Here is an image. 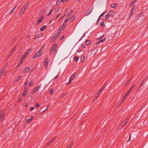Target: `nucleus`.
I'll return each instance as SVG.
<instances>
[{"instance_id":"nucleus-1","label":"nucleus","mask_w":148,"mask_h":148,"mask_svg":"<svg viewBox=\"0 0 148 148\" xmlns=\"http://www.w3.org/2000/svg\"><path fill=\"white\" fill-rule=\"evenodd\" d=\"M42 50L43 48H40L39 50L36 53L35 55L34 56H33L32 58L34 59L41 56L42 53Z\"/></svg>"},{"instance_id":"nucleus-2","label":"nucleus","mask_w":148,"mask_h":148,"mask_svg":"<svg viewBox=\"0 0 148 148\" xmlns=\"http://www.w3.org/2000/svg\"><path fill=\"white\" fill-rule=\"evenodd\" d=\"M57 46V43H55L53 45L50 51L51 53H55L56 51Z\"/></svg>"},{"instance_id":"nucleus-3","label":"nucleus","mask_w":148,"mask_h":148,"mask_svg":"<svg viewBox=\"0 0 148 148\" xmlns=\"http://www.w3.org/2000/svg\"><path fill=\"white\" fill-rule=\"evenodd\" d=\"M5 114V112L4 111H1L0 112V124L2 123V118L4 117V115Z\"/></svg>"},{"instance_id":"nucleus-4","label":"nucleus","mask_w":148,"mask_h":148,"mask_svg":"<svg viewBox=\"0 0 148 148\" xmlns=\"http://www.w3.org/2000/svg\"><path fill=\"white\" fill-rule=\"evenodd\" d=\"M75 75V73H74L72 75L71 77L70 78L69 82L68 83L66 84V85H69L71 83V81L74 79Z\"/></svg>"},{"instance_id":"nucleus-5","label":"nucleus","mask_w":148,"mask_h":148,"mask_svg":"<svg viewBox=\"0 0 148 148\" xmlns=\"http://www.w3.org/2000/svg\"><path fill=\"white\" fill-rule=\"evenodd\" d=\"M8 66V64H6L3 67V69H1V72H2V73H4V75H5L6 72L5 71V70L6 69V68L7 67V66Z\"/></svg>"},{"instance_id":"nucleus-6","label":"nucleus","mask_w":148,"mask_h":148,"mask_svg":"<svg viewBox=\"0 0 148 148\" xmlns=\"http://www.w3.org/2000/svg\"><path fill=\"white\" fill-rule=\"evenodd\" d=\"M41 87V86H38L35 87L33 90V92L34 93H35L36 92L38 91L40 89V87Z\"/></svg>"},{"instance_id":"nucleus-7","label":"nucleus","mask_w":148,"mask_h":148,"mask_svg":"<svg viewBox=\"0 0 148 148\" xmlns=\"http://www.w3.org/2000/svg\"><path fill=\"white\" fill-rule=\"evenodd\" d=\"M26 6H24L22 8V10L19 12V14L20 15H22L23 14V12L25 11L26 9Z\"/></svg>"},{"instance_id":"nucleus-8","label":"nucleus","mask_w":148,"mask_h":148,"mask_svg":"<svg viewBox=\"0 0 148 148\" xmlns=\"http://www.w3.org/2000/svg\"><path fill=\"white\" fill-rule=\"evenodd\" d=\"M128 119H125L121 123V125L122 126H123L128 122Z\"/></svg>"},{"instance_id":"nucleus-9","label":"nucleus","mask_w":148,"mask_h":148,"mask_svg":"<svg viewBox=\"0 0 148 148\" xmlns=\"http://www.w3.org/2000/svg\"><path fill=\"white\" fill-rule=\"evenodd\" d=\"M30 69L29 67H27L22 71V73H26Z\"/></svg>"},{"instance_id":"nucleus-10","label":"nucleus","mask_w":148,"mask_h":148,"mask_svg":"<svg viewBox=\"0 0 148 148\" xmlns=\"http://www.w3.org/2000/svg\"><path fill=\"white\" fill-rule=\"evenodd\" d=\"M136 0H134V1H132V2L130 4V6L132 7V8H134V9L135 6L134 4L136 3Z\"/></svg>"},{"instance_id":"nucleus-11","label":"nucleus","mask_w":148,"mask_h":148,"mask_svg":"<svg viewBox=\"0 0 148 148\" xmlns=\"http://www.w3.org/2000/svg\"><path fill=\"white\" fill-rule=\"evenodd\" d=\"M129 93L128 92H127L126 93L125 95L123 97V100H122V101H121V104L123 102V101H124V100L127 97Z\"/></svg>"},{"instance_id":"nucleus-12","label":"nucleus","mask_w":148,"mask_h":148,"mask_svg":"<svg viewBox=\"0 0 148 148\" xmlns=\"http://www.w3.org/2000/svg\"><path fill=\"white\" fill-rule=\"evenodd\" d=\"M33 116H32L29 119H27L26 121V122L27 123H29L30 122H31L32 120L33 119Z\"/></svg>"},{"instance_id":"nucleus-13","label":"nucleus","mask_w":148,"mask_h":148,"mask_svg":"<svg viewBox=\"0 0 148 148\" xmlns=\"http://www.w3.org/2000/svg\"><path fill=\"white\" fill-rule=\"evenodd\" d=\"M118 5L116 3H112L110 5V6L113 8H115Z\"/></svg>"},{"instance_id":"nucleus-14","label":"nucleus","mask_w":148,"mask_h":148,"mask_svg":"<svg viewBox=\"0 0 148 148\" xmlns=\"http://www.w3.org/2000/svg\"><path fill=\"white\" fill-rule=\"evenodd\" d=\"M134 8H132L131 10V12L129 14V16L130 17L132 15L134 10Z\"/></svg>"},{"instance_id":"nucleus-15","label":"nucleus","mask_w":148,"mask_h":148,"mask_svg":"<svg viewBox=\"0 0 148 148\" xmlns=\"http://www.w3.org/2000/svg\"><path fill=\"white\" fill-rule=\"evenodd\" d=\"M101 93L99 91L97 92L96 95V97L95 98V101L97 99V98L99 96Z\"/></svg>"},{"instance_id":"nucleus-16","label":"nucleus","mask_w":148,"mask_h":148,"mask_svg":"<svg viewBox=\"0 0 148 148\" xmlns=\"http://www.w3.org/2000/svg\"><path fill=\"white\" fill-rule=\"evenodd\" d=\"M18 5V4H17V5L15 6L14 8L9 13L10 14H11L12 13V12H13L14 10L16 9V8L17 7V6Z\"/></svg>"},{"instance_id":"nucleus-17","label":"nucleus","mask_w":148,"mask_h":148,"mask_svg":"<svg viewBox=\"0 0 148 148\" xmlns=\"http://www.w3.org/2000/svg\"><path fill=\"white\" fill-rule=\"evenodd\" d=\"M106 38H105L102 40L99 41L98 42H97L96 44L97 45H98L101 42H104L106 40Z\"/></svg>"},{"instance_id":"nucleus-18","label":"nucleus","mask_w":148,"mask_h":148,"mask_svg":"<svg viewBox=\"0 0 148 148\" xmlns=\"http://www.w3.org/2000/svg\"><path fill=\"white\" fill-rule=\"evenodd\" d=\"M91 10H90L88 11V12H86L85 14V16H86L89 15L92 12Z\"/></svg>"},{"instance_id":"nucleus-19","label":"nucleus","mask_w":148,"mask_h":148,"mask_svg":"<svg viewBox=\"0 0 148 148\" xmlns=\"http://www.w3.org/2000/svg\"><path fill=\"white\" fill-rule=\"evenodd\" d=\"M91 43V41L90 40H87L86 41V43L87 45H89Z\"/></svg>"},{"instance_id":"nucleus-20","label":"nucleus","mask_w":148,"mask_h":148,"mask_svg":"<svg viewBox=\"0 0 148 148\" xmlns=\"http://www.w3.org/2000/svg\"><path fill=\"white\" fill-rule=\"evenodd\" d=\"M73 13V11L72 10H71L70 12L66 16L70 18V17L71 16Z\"/></svg>"},{"instance_id":"nucleus-21","label":"nucleus","mask_w":148,"mask_h":148,"mask_svg":"<svg viewBox=\"0 0 148 148\" xmlns=\"http://www.w3.org/2000/svg\"><path fill=\"white\" fill-rule=\"evenodd\" d=\"M132 77H131V78L125 84V86H127L130 83V82L132 80Z\"/></svg>"},{"instance_id":"nucleus-22","label":"nucleus","mask_w":148,"mask_h":148,"mask_svg":"<svg viewBox=\"0 0 148 148\" xmlns=\"http://www.w3.org/2000/svg\"><path fill=\"white\" fill-rule=\"evenodd\" d=\"M63 29L62 28L61 29H60V28L59 30L56 33V34H58V35L60 34L61 33V31Z\"/></svg>"},{"instance_id":"nucleus-23","label":"nucleus","mask_w":148,"mask_h":148,"mask_svg":"<svg viewBox=\"0 0 148 148\" xmlns=\"http://www.w3.org/2000/svg\"><path fill=\"white\" fill-rule=\"evenodd\" d=\"M43 17H42L41 18H39L38 20V21L37 22V24H39L41 21L42 19V18H43Z\"/></svg>"},{"instance_id":"nucleus-24","label":"nucleus","mask_w":148,"mask_h":148,"mask_svg":"<svg viewBox=\"0 0 148 148\" xmlns=\"http://www.w3.org/2000/svg\"><path fill=\"white\" fill-rule=\"evenodd\" d=\"M67 23V22H66L64 21V22L62 25V29L64 28L65 27Z\"/></svg>"},{"instance_id":"nucleus-25","label":"nucleus","mask_w":148,"mask_h":148,"mask_svg":"<svg viewBox=\"0 0 148 148\" xmlns=\"http://www.w3.org/2000/svg\"><path fill=\"white\" fill-rule=\"evenodd\" d=\"M86 33L85 32L84 34L80 38L79 41H80L85 36V35L86 34Z\"/></svg>"},{"instance_id":"nucleus-26","label":"nucleus","mask_w":148,"mask_h":148,"mask_svg":"<svg viewBox=\"0 0 148 148\" xmlns=\"http://www.w3.org/2000/svg\"><path fill=\"white\" fill-rule=\"evenodd\" d=\"M49 61V60L48 59V58H47L45 59L44 62L45 63H47Z\"/></svg>"},{"instance_id":"nucleus-27","label":"nucleus","mask_w":148,"mask_h":148,"mask_svg":"<svg viewBox=\"0 0 148 148\" xmlns=\"http://www.w3.org/2000/svg\"><path fill=\"white\" fill-rule=\"evenodd\" d=\"M134 86H132L129 90H128V92L129 93H130V92L133 89V88H134Z\"/></svg>"},{"instance_id":"nucleus-28","label":"nucleus","mask_w":148,"mask_h":148,"mask_svg":"<svg viewBox=\"0 0 148 148\" xmlns=\"http://www.w3.org/2000/svg\"><path fill=\"white\" fill-rule=\"evenodd\" d=\"M45 28V26H43L42 27H41L40 28V30L41 31H43Z\"/></svg>"},{"instance_id":"nucleus-29","label":"nucleus","mask_w":148,"mask_h":148,"mask_svg":"<svg viewBox=\"0 0 148 148\" xmlns=\"http://www.w3.org/2000/svg\"><path fill=\"white\" fill-rule=\"evenodd\" d=\"M23 62V61H20L18 62V64L17 65L16 67H18V66H19Z\"/></svg>"},{"instance_id":"nucleus-30","label":"nucleus","mask_w":148,"mask_h":148,"mask_svg":"<svg viewBox=\"0 0 148 148\" xmlns=\"http://www.w3.org/2000/svg\"><path fill=\"white\" fill-rule=\"evenodd\" d=\"M104 22L103 21L101 22L100 23V25L102 27H103L104 26Z\"/></svg>"},{"instance_id":"nucleus-31","label":"nucleus","mask_w":148,"mask_h":148,"mask_svg":"<svg viewBox=\"0 0 148 148\" xmlns=\"http://www.w3.org/2000/svg\"><path fill=\"white\" fill-rule=\"evenodd\" d=\"M69 18H69V17H68V16H66L65 19L64 21L67 22V21L69 19Z\"/></svg>"},{"instance_id":"nucleus-32","label":"nucleus","mask_w":148,"mask_h":148,"mask_svg":"<svg viewBox=\"0 0 148 148\" xmlns=\"http://www.w3.org/2000/svg\"><path fill=\"white\" fill-rule=\"evenodd\" d=\"M53 11L52 9H51L49 11L48 14H47L48 16L49 15L52 13V12Z\"/></svg>"},{"instance_id":"nucleus-33","label":"nucleus","mask_w":148,"mask_h":148,"mask_svg":"<svg viewBox=\"0 0 148 148\" xmlns=\"http://www.w3.org/2000/svg\"><path fill=\"white\" fill-rule=\"evenodd\" d=\"M25 57H23V56H22L21 57V59L19 60L20 61H23V62H24V58H25Z\"/></svg>"},{"instance_id":"nucleus-34","label":"nucleus","mask_w":148,"mask_h":148,"mask_svg":"<svg viewBox=\"0 0 148 148\" xmlns=\"http://www.w3.org/2000/svg\"><path fill=\"white\" fill-rule=\"evenodd\" d=\"M56 137H54L51 141L50 143L49 144V145H50L51 143H52L56 139Z\"/></svg>"},{"instance_id":"nucleus-35","label":"nucleus","mask_w":148,"mask_h":148,"mask_svg":"<svg viewBox=\"0 0 148 148\" xmlns=\"http://www.w3.org/2000/svg\"><path fill=\"white\" fill-rule=\"evenodd\" d=\"M21 78V76H18L16 79V81H18Z\"/></svg>"},{"instance_id":"nucleus-36","label":"nucleus","mask_w":148,"mask_h":148,"mask_svg":"<svg viewBox=\"0 0 148 148\" xmlns=\"http://www.w3.org/2000/svg\"><path fill=\"white\" fill-rule=\"evenodd\" d=\"M61 2H62L60 0H58L57 2V4L58 5H59Z\"/></svg>"},{"instance_id":"nucleus-37","label":"nucleus","mask_w":148,"mask_h":148,"mask_svg":"<svg viewBox=\"0 0 148 148\" xmlns=\"http://www.w3.org/2000/svg\"><path fill=\"white\" fill-rule=\"evenodd\" d=\"M27 92L26 91H24L23 94V97H25L26 95Z\"/></svg>"},{"instance_id":"nucleus-38","label":"nucleus","mask_w":148,"mask_h":148,"mask_svg":"<svg viewBox=\"0 0 148 148\" xmlns=\"http://www.w3.org/2000/svg\"><path fill=\"white\" fill-rule=\"evenodd\" d=\"M59 77V75H57L56 76H55L54 78H53L52 80H53L55 79H57Z\"/></svg>"},{"instance_id":"nucleus-39","label":"nucleus","mask_w":148,"mask_h":148,"mask_svg":"<svg viewBox=\"0 0 148 148\" xmlns=\"http://www.w3.org/2000/svg\"><path fill=\"white\" fill-rule=\"evenodd\" d=\"M59 35H58V34H56V33L55 34V35L54 36V37L55 38H56Z\"/></svg>"},{"instance_id":"nucleus-40","label":"nucleus","mask_w":148,"mask_h":148,"mask_svg":"<svg viewBox=\"0 0 148 148\" xmlns=\"http://www.w3.org/2000/svg\"><path fill=\"white\" fill-rule=\"evenodd\" d=\"M32 81H30L29 84V86H32Z\"/></svg>"},{"instance_id":"nucleus-41","label":"nucleus","mask_w":148,"mask_h":148,"mask_svg":"<svg viewBox=\"0 0 148 148\" xmlns=\"http://www.w3.org/2000/svg\"><path fill=\"white\" fill-rule=\"evenodd\" d=\"M79 59V57L77 56L75 57L74 58L75 60L76 61H77Z\"/></svg>"},{"instance_id":"nucleus-42","label":"nucleus","mask_w":148,"mask_h":148,"mask_svg":"<svg viewBox=\"0 0 148 148\" xmlns=\"http://www.w3.org/2000/svg\"><path fill=\"white\" fill-rule=\"evenodd\" d=\"M28 54V53L26 52L25 53V54L23 56V57L25 58L27 55Z\"/></svg>"},{"instance_id":"nucleus-43","label":"nucleus","mask_w":148,"mask_h":148,"mask_svg":"<svg viewBox=\"0 0 148 148\" xmlns=\"http://www.w3.org/2000/svg\"><path fill=\"white\" fill-rule=\"evenodd\" d=\"M51 91L50 92V95H51L53 93V89H51Z\"/></svg>"},{"instance_id":"nucleus-44","label":"nucleus","mask_w":148,"mask_h":148,"mask_svg":"<svg viewBox=\"0 0 148 148\" xmlns=\"http://www.w3.org/2000/svg\"><path fill=\"white\" fill-rule=\"evenodd\" d=\"M75 18V17L74 16H72L71 17V18L70 19V20L71 21H72Z\"/></svg>"},{"instance_id":"nucleus-45","label":"nucleus","mask_w":148,"mask_h":148,"mask_svg":"<svg viewBox=\"0 0 148 148\" xmlns=\"http://www.w3.org/2000/svg\"><path fill=\"white\" fill-rule=\"evenodd\" d=\"M110 17V15L109 14H106V18H108Z\"/></svg>"},{"instance_id":"nucleus-46","label":"nucleus","mask_w":148,"mask_h":148,"mask_svg":"<svg viewBox=\"0 0 148 148\" xmlns=\"http://www.w3.org/2000/svg\"><path fill=\"white\" fill-rule=\"evenodd\" d=\"M81 47L82 48H85V46L84 45H83L81 46Z\"/></svg>"},{"instance_id":"nucleus-47","label":"nucleus","mask_w":148,"mask_h":148,"mask_svg":"<svg viewBox=\"0 0 148 148\" xmlns=\"http://www.w3.org/2000/svg\"><path fill=\"white\" fill-rule=\"evenodd\" d=\"M12 54V53L11 52L9 53L8 54V57H9L10 56H11Z\"/></svg>"},{"instance_id":"nucleus-48","label":"nucleus","mask_w":148,"mask_h":148,"mask_svg":"<svg viewBox=\"0 0 148 148\" xmlns=\"http://www.w3.org/2000/svg\"><path fill=\"white\" fill-rule=\"evenodd\" d=\"M60 14H57L56 17V18H55V19H56L57 18H58V16H59L60 15Z\"/></svg>"},{"instance_id":"nucleus-49","label":"nucleus","mask_w":148,"mask_h":148,"mask_svg":"<svg viewBox=\"0 0 148 148\" xmlns=\"http://www.w3.org/2000/svg\"><path fill=\"white\" fill-rule=\"evenodd\" d=\"M72 145V144L71 143L69 145V146L67 148H71Z\"/></svg>"},{"instance_id":"nucleus-50","label":"nucleus","mask_w":148,"mask_h":148,"mask_svg":"<svg viewBox=\"0 0 148 148\" xmlns=\"http://www.w3.org/2000/svg\"><path fill=\"white\" fill-rule=\"evenodd\" d=\"M144 79H143L142 81L141 82V83L140 84V87L143 84V82H144Z\"/></svg>"},{"instance_id":"nucleus-51","label":"nucleus","mask_w":148,"mask_h":148,"mask_svg":"<svg viewBox=\"0 0 148 148\" xmlns=\"http://www.w3.org/2000/svg\"><path fill=\"white\" fill-rule=\"evenodd\" d=\"M103 88H104L103 87L101 88L99 90V92H100L101 93V91L103 90Z\"/></svg>"},{"instance_id":"nucleus-52","label":"nucleus","mask_w":148,"mask_h":148,"mask_svg":"<svg viewBox=\"0 0 148 148\" xmlns=\"http://www.w3.org/2000/svg\"><path fill=\"white\" fill-rule=\"evenodd\" d=\"M15 48V47H14L12 49L11 51V53H12L14 52Z\"/></svg>"},{"instance_id":"nucleus-53","label":"nucleus","mask_w":148,"mask_h":148,"mask_svg":"<svg viewBox=\"0 0 148 148\" xmlns=\"http://www.w3.org/2000/svg\"><path fill=\"white\" fill-rule=\"evenodd\" d=\"M29 2H27V3H26L25 5H24V6H26V8H27V5H28L29 4Z\"/></svg>"},{"instance_id":"nucleus-54","label":"nucleus","mask_w":148,"mask_h":148,"mask_svg":"<svg viewBox=\"0 0 148 148\" xmlns=\"http://www.w3.org/2000/svg\"><path fill=\"white\" fill-rule=\"evenodd\" d=\"M36 107L37 108H38L39 107V105L38 103H37L36 105Z\"/></svg>"},{"instance_id":"nucleus-55","label":"nucleus","mask_w":148,"mask_h":148,"mask_svg":"<svg viewBox=\"0 0 148 148\" xmlns=\"http://www.w3.org/2000/svg\"><path fill=\"white\" fill-rule=\"evenodd\" d=\"M131 134L130 135V136L129 138V140L127 141V142L130 140L131 138Z\"/></svg>"},{"instance_id":"nucleus-56","label":"nucleus","mask_w":148,"mask_h":148,"mask_svg":"<svg viewBox=\"0 0 148 148\" xmlns=\"http://www.w3.org/2000/svg\"><path fill=\"white\" fill-rule=\"evenodd\" d=\"M21 98H19L18 99V101L20 103L21 102Z\"/></svg>"},{"instance_id":"nucleus-57","label":"nucleus","mask_w":148,"mask_h":148,"mask_svg":"<svg viewBox=\"0 0 148 148\" xmlns=\"http://www.w3.org/2000/svg\"><path fill=\"white\" fill-rule=\"evenodd\" d=\"M3 73H2V72L0 71V78H1V76H2Z\"/></svg>"},{"instance_id":"nucleus-58","label":"nucleus","mask_w":148,"mask_h":148,"mask_svg":"<svg viewBox=\"0 0 148 148\" xmlns=\"http://www.w3.org/2000/svg\"><path fill=\"white\" fill-rule=\"evenodd\" d=\"M81 52V50L80 49H78L77 50V53H79Z\"/></svg>"},{"instance_id":"nucleus-59","label":"nucleus","mask_w":148,"mask_h":148,"mask_svg":"<svg viewBox=\"0 0 148 148\" xmlns=\"http://www.w3.org/2000/svg\"><path fill=\"white\" fill-rule=\"evenodd\" d=\"M34 109V108L33 107H32L31 108H30V110L31 111H32Z\"/></svg>"},{"instance_id":"nucleus-60","label":"nucleus","mask_w":148,"mask_h":148,"mask_svg":"<svg viewBox=\"0 0 148 148\" xmlns=\"http://www.w3.org/2000/svg\"><path fill=\"white\" fill-rule=\"evenodd\" d=\"M106 11H104L101 14V15L102 16L103 15H104L106 13Z\"/></svg>"},{"instance_id":"nucleus-61","label":"nucleus","mask_w":148,"mask_h":148,"mask_svg":"<svg viewBox=\"0 0 148 148\" xmlns=\"http://www.w3.org/2000/svg\"><path fill=\"white\" fill-rule=\"evenodd\" d=\"M52 20H53V19H51V20L49 21V24H50V23H51V22H52Z\"/></svg>"},{"instance_id":"nucleus-62","label":"nucleus","mask_w":148,"mask_h":148,"mask_svg":"<svg viewBox=\"0 0 148 148\" xmlns=\"http://www.w3.org/2000/svg\"><path fill=\"white\" fill-rule=\"evenodd\" d=\"M31 50V49H29L28 51H27L26 52H28V53H29V52Z\"/></svg>"},{"instance_id":"nucleus-63","label":"nucleus","mask_w":148,"mask_h":148,"mask_svg":"<svg viewBox=\"0 0 148 148\" xmlns=\"http://www.w3.org/2000/svg\"><path fill=\"white\" fill-rule=\"evenodd\" d=\"M64 37V35H63L61 37V39L62 40Z\"/></svg>"},{"instance_id":"nucleus-64","label":"nucleus","mask_w":148,"mask_h":148,"mask_svg":"<svg viewBox=\"0 0 148 148\" xmlns=\"http://www.w3.org/2000/svg\"><path fill=\"white\" fill-rule=\"evenodd\" d=\"M24 84H25V87H26V86H27V82H25L24 83Z\"/></svg>"}]
</instances>
